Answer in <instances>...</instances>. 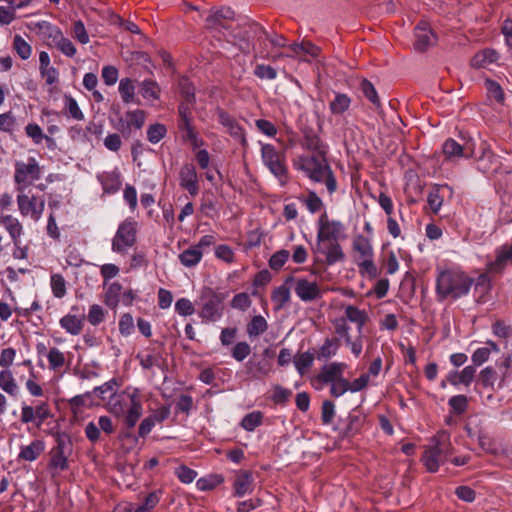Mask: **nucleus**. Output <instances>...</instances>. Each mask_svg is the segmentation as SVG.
<instances>
[{"instance_id":"nucleus-1","label":"nucleus","mask_w":512,"mask_h":512,"mask_svg":"<svg viewBox=\"0 0 512 512\" xmlns=\"http://www.w3.org/2000/svg\"><path fill=\"white\" fill-rule=\"evenodd\" d=\"M301 133L300 146L314 154L298 156L294 161V168L303 171L314 182H324L328 192L333 194L337 190V181L326 158L327 145L319 133L310 126L303 127Z\"/></svg>"},{"instance_id":"nucleus-2","label":"nucleus","mask_w":512,"mask_h":512,"mask_svg":"<svg viewBox=\"0 0 512 512\" xmlns=\"http://www.w3.org/2000/svg\"><path fill=\"white\" fill-rule=\"evenodd\" d=\"M474 283L473 278L458 270L441 271L436 278V295L439 301L456 300L467 295Z\"/></svg>"},{"instance_id":"nucleus-3","label":"nucleus","mask_w":512,"mask_h":512,"mask_svg":"<svg viewBox=\"0 0 512 512\" xmlns=\"http://www.w3.org/2000/svg\"><path fill=\"white\" fill-rule=\"evenodd\" d=\"M226 295L218 293L210 287H204L199 296L198 315L202 322H217L224 314Z\"/></svg>"},{"instance_id":"nucleus-4","label":"nucleus","mask_w":512,"mask_h":512,"mask_svg":"<svg viewBox=\"0 0 512 512\" xmlns=\"http://www.w3.org/2000/svg\"><path fill=\"white\" fill-rule=\"evenodd\" d=\"M262 35H266L265 29L260 24L248 20L238 24L230 32L233 44L243 53H249L252 40L255 38L261 39Z\"/></svg>"},{"instance_id":"nucleus-5","label":"nucleus","mask_w":512,"mask_h":512,"mask_svg":"<svg viewBox=\"0 0 512 512\" xmlns=\"http://www.w3.org/2000/svg\"><path fill=\"white\" fill-rule=\"evenodd\" d=\"M56 446L50 452L49 468L64 471L68 469V457L73 450V443L71 437L66 432H55Z\"/></svg>"},{"instance_id":"nucleus-6","label":"nucleus","mask_w":512,"mask_h":512,"mask_svg":"<svg viewBox=\"0 0 512 512\" xmlns=\"http://www.w3.org/2000/svg\"><path fill=\"white\" fill-rule=\"evenodd\" d=\"M137 222L133 218L122 221L112 239V251L121 255L126 254L137 242Z\"/></svg>"},{"instance_id":"nucleus-7","label":"nucleus","mask_w":512,"mask_h":512,"mask_svg":"<svg viewBox=\"0 0 512 512\" xmlns=\"http://www.w3.org/2000/svg\"><path fill=\"white\" fill-rule=\"evenodd\" d=\"M450 443L447 439L433 437L431 444L426 447L421 461L430 473L438 471L439 466L443 463L449 454Z\"/></svg>"},{"instance_id":"nucleus-8","label":"nucleus","mask_w":512,"mask_h":512,"mask_svg":"<svg viewBox=\"0 0 512 512\" xmlns=\"http://www.w3.org/2000/svg\"><path fill=\"white\" fill-rule=\"evenodd\" d=\"M261 157L269 171L284 184L288 178L285 152L278 151L272 144H263Z\"/></svg>"},{"instance_id":"nucleus-9","label":"nucleus","mask_w":512,"mask_h":512,"mask_svg":"<svg viewBox=\"0 0 512 512\" xmlns=\"http://www.w3.org/2000/svg\"><path fill=\"white\" fill-rule=\"evenodd\" d=\"M40 177L41 168L34 157H29L27 163L16 161L14 182L20 186L19 189H23L28 185H31L34 181L40 179Z\"/></svg>"},{"instance_id":"nucleus-10","label":"nucleus","mask_w":512,"mask_h":512,"mask_svg":"<svg viewBox=\"0 0 512 512\" xmlns=\"http://www.w3.org/2000/svg\"><path fill=\"white\" fill-rule=\"evenodd\" d=\"M344 225L337 220H328L326 213L319 218V230L317 233L316 249H320V243L324 241H337L344 237Z\"/></svg>"},{"instance_id":"nucleus-11","label":"nucleus","mask_w":512,"mask_h":512,"mask_svg":"<svg viewBox=\"0 0 512 512\" xmlns=\"http://www.w3.org/2000/svg\"><path fill=\"white\" fill-rule=\"evenodd\" d=\"M216 114L218 118V122L223 125L229 135L236 141H239L240 144L245 148L248 146V142L245 135L244 128L237 122V120L230 115L224 109L217 107Z\"/></svg>"},{"instance_id":"nucleus-12","label":"nucleus","mask_w":512,"mask_h":512,"mask_svg":"<svg viewBox=\"0 0 512 512\" xmlns=\"http://www.w3.org/2000/svg\"><path fill=\"white\" fill-rule=\"evenodd\" d=\"M414 49L425 52L437 43L438 37L426 21H420L414 28Z\"/></svg>"},{"instance_id":"nucleus-13","label":"nucleus","mask_w":512,"mask_h":512,"mask_svg":"<svg viewBox=\"0 0 512 512\" xmlns=\"http://www.w3.org/2000/svg\"><path fill=\"white\" fill-rule=\"evenodd\" d=\"M443 154L446 160L455 161L459 158L474 157V144L467 141L463 145L452 138H448L443 144Z\"/></svg>"},{"instance_id":"nucleus-14","label":"nucleus","mask_w":512,"mask_h":512,"mask_svg":"<svg viewBox=\"0 0 512 512\" xmlns=\"http://www.w3.org/2000/svg\"><path fill=\"white\" fill-rule=\"evenodd\" d=\"M294 292L303 302H313L322 297L321 289L316 281L306 278H294Z\"/></svg>"},{"instance_id":"nucleus-15","label":"nucleus","mask_w":512,"mask_h":512,"mask_svg":"<svg viewBox=\"0 0 512 512\" xmlns=\"http://www.w3.org/2000/svg\"><path fill=\"white\" fill-rule=\"evenodd\" d=\"M179 185L192 197H195L200 190L196 167L192 163H185L179 170Z\"/></svg>"},{"instance_id":"nucleus-16","label":"nucleus","mask_w":512,"mask_h":512,"mask_svg":"<svg viewBox=\"0 0 512 512\" xmlns=\"http://www.w3.org/2000/svg\"><path fill=\"white\" fill-rule=\"evenodd\" d=\"M129 397V406L124 416V424L128 429H133L142 416L143 405L139 396V390L135 389Z\"/></svg>"},{"instance_id":"nucleus-17","label":"nucleus","mask_w":512,"mask_h":512,"mask_svg":"<svg viewBox=\"0 0 512 512\" xmlns=\"http://www.w3.org/2000/svg\"><path fill=\"white\" fill-rule=\"evenodd\" d=\"M508 265H512V253L502 245L495 250V259L486 266L489 273L501 275Z\"/></svg>"},{"instance_id":"nucleus-18","label":"nucleus","mask_w":512,"mask_h":512,"mask_svg":"<svg viewBox=\"0 0 512 512\" xmlns=\"http://www.w3.org/2000/svg\"><path fill=\"white\" fill-rule=\"evenodd\" d=\"M37 29V33L39 37L42 39L43 43L49 47H54L55 42L60 38L63 34L61 29L48 22V21H40L35 24Z\"/></svg>"},{"instance_id":"nucleus-19","label":"nucleus","mask_w":512,"mask_h":512,"mask_svg":"<svg viewBox=\"0 0 512 512\" xmlns=\"http://www.w3.org/2000/svg\"><path fill=\"white\" fill-rule=\"evenodd\" d=\"M294 281L293 276H288L284 283L272 291L271 299L275 303L274 310H281L290 301V284Z\"/></svg>"},{"instance_id":"nucleus-20","label":"nucleus","mask_w":512,"mask_h":512,"mask_svg":"<svg viewBox=\"0 0 512 512\" xmlns=\"http://www.w3.org/2000/svg\"><path fill=\"white\" fill-rule=\"evenodd\" d=\"M346 368V364L342 362H333L324 365L317 379L322 383H331L339 379H344L342 374Z\"/></svg>"},{"instance_id":"nucleus-21","label":"nucleus","mask_w":512,"mask_h":512,"mask_svg":"<svg viewBox=\"0 0 512 512\" xmlns=\"http://www.w3.org/2000/svg\"><path fill=\"white\" fill-rule=\"evenodd\" d=\"M365 420H366V416L354 409L352 412L349 413L348 417H347V425L343 431V437L344 438H352L354 437L356 434H358L364 423H365Z\"/></svg>"},{"instance_id":"nucleus-22","label":"nucleus","mask_w":512,"mask_h":512,"mask_svg":"<svg viewBox=\"0 0 512 512\" xmlns=\"http://www.w3.org/2000/svg\"><path fill=\"white\" fill-rule=\"evenodd\" d=\"M85 319L86 316L83 313L79 316L69 313L60 319L59 324L67 333L79 335L83 330Z\"/></svg>"},{"instance_id":"nucleus-23","label":"nucleus","mask_w":512,"mask_h":512,"mask_svg":"<svg viewBox=\"0 0 512 512\" xmlns=\"http://www.w3.org/2000/svg\"><path fill=\"white\" fill-rule=\"evenodd\" d=\"M252 482L253 476L251 471H239L233 483L234 495L236 497L244 496L251 489Z\"/></svg>"},{"instance_id":"nucleus-24","label":"nucleus","mask_w":512,"mask_h":512,"mask_svg":"<svg viewBox=\"0 0 512 512\" xmlns=\"http://www.w3.org/2000/svg\"><path fill=\"white\" fill-rule=\"evenodd\" d=\"M44 449L45 444L42 440H34L27 446H21L18 459L29 462L34 461L42 454Z\"/></svg>"},{"instance_id":"nucleus-25","label":"nucleus","mask_w":512,"mask_h":512,"mask_svg":"<svg viewBox=\"0 0 512 512\" xmlns=\"http://www.w3.org/2000/svg\"><path fill=\"white\" fill-rule=\"evenodd\" d=\"M343 318H346V321L355 323L358 333L362 334L363 327L368 320V314L365 310H360L356 306L348 305L345 308V316Z\"/></svg>"},{"instance_id":"nucleus-26","label":"nucleus","mask_w":512,"mask_h":512,"mask_svg":"<svg viewBox=\"0 0 512 512\" xmlns=\"http://www.w3.org/2000/svg\"><path fill=\"white\" fill-rule=\"evenodd\" d=\"M122 289L123 287L118 281L109 284L105 290L104 304L110 309L115 310L119 305Z\"/></svg>"},{"instance_id":"nucleus-27","label":"nucleus","mask_w":512,"mask_h":512,"mask_svg":"<svg viewBox=\"0 0 512 512\" xmlns=\"http://www.w3.org/2000/svg\"><path fill=\"white\" fill-rule=\"evenodd\" d=\"M498 58L499 55L494 49H484L472 57L470 64L476 69L485 68L488 64L496 62Z\"/></svg>"},{"instance_id":"nucleus-28","label":"nucleus","mask_w":512,"mask_h":512,"mask_svg":"<svg viewBox=\"0 0 512 512\" xmlns=\"http://www.w3.org/2000/svg\"><path fill=\"white\" fill-rule=\"evenodd\" d=\"M271 370V365L266 360L255 361L250 359L246 364V373L250 378L260 379L267 376Z\"/></svg>"},{"instance_id":"nucleus-29","label":"nucleus","mask_w":512,"mask_h":512,"mask_svg":"<svg viewBox=\"0 0 512 512\" xmlns=\"http://www.w3.org/2000/svg\"><path fill=\"white\" fill-rule=\"evenodd\" d=\"M314 251L316 252L317 249L315 248ZM318 252L325 254V262L327 265H334L335 263L341 262L345 259V254L342 250V247L337 241H331L327 250H322L320 248Z\"/></svg>"},{"instance_id":"nucleus-30","label":"nucleus","mask_w":512,"mask_h":512,"mask_svg":"<svg viewBox=\"0 0 512 512\" xmlns=\"http://www.w3.org/2000/svg\"><path fill=\"white\" fill-rule=\"evenodd\" d=\"M177 87L183 100L188 103H196L195 86L187 76H181L178 79Z\"/></svg>"},{"instance_id":"nucleus-31","label":"nucleus","mask_w":512,"mask_h":512,"mask_svg":"<svg viewBox=\"0 0 512 512\" xmlns=\"http://www.w3.org/2000/svg\"><path fill=\"white\" fill-rule=\"evenodd\" d=\"M0 223L9 232L15 245H18L19 237L22 234V225L15 217L11 215H4L0 217Z\"/></svg>"},{"instance_id":"nucleus-32","label":"nucleus","mask_w":512,"mask_h":512,"mask_svg":"<svg viewBox=\"0 0 512 512\" xmlns=\"http://www.w3.org/2000/svg\"><path fill=\"white\" fill-rule=\"evenodd\" d=\"M351 102L347 94L335 92V97L329 104L330 111L333 115H342L349 110Z\"/></svg>"},{"instance_id":"nucleus-33","label":"nucleus","mask_w":512,"mask_h":512,"mask_svg":"<svg viewBox=\"0 0 512 512\" xmlns=\"http://www.w3.org/2000/svg\"><path fill=\"white\" fill-rule=\"evenodd\" d=\"M268 329V323L262 315L253 316L250 322L247 324L246 332L249 338H257L266 332Z\"/></svg>"},{"instance_id":"nucleus-34","label":"nucleus","mask_w":512,"mask_h":512,"mask_svg":"<svg viewBox=\"0 0 512 512\" xmlns=\"http://www.w3.org/2000/svg\"><path fill=\"white\" fill-rule=\"evenodd\" d=\"M202 256L203 251L194 245L180 253L179 260L185 267H193L201 261Z\"/></svg>"},{"instance_id":"nucleus-35","label":"nucleus","mask_w":512,"mask_h":512,"mask_svg":"<svg viewBox=\"0 0 512 512\" xmlns=\"http://www.w3.org/2000/svg\"><path fill=\"white\" fill-rule=\"evenodd\" d=\"M140 93L144 99L158 100L161 89L158 83L152 79H145L140 84Z\"/></svg>"},{"instance_id":"nucleus-36","label":"nucleus","mask_w":512,"mask_h":512,"mask_svg":"<svg viewBox=\"0 0 512 512\" xmlns=\"http://www.w3.org/2000/svg\"><path fill=\"white\" fill-rule=\"evenodd\" d=\"M360 89L376 110H379L382 107L380 98L372 82L368 79H363L360 83Z\"/></svg>"},{"instance_id":"nucleus-37","label":"nucleus","mask_w":512,"mask_h":512,"mask_svg":"<svg viewBox=\"0 0 512 512\" xmlns=\"http://www.w3.org/2000/svg\"><path fill=\"white\" fill-rule=\"evenodd\" d=\"M352 246L363 258H373V248L367 237L357 235L353 240Z\"/></svg>"},{"instance_id":"nucleus-38","label":"nucleus","mask_w":512,"mask_h":512,"mask_svg":"<svg viewBox=\"0 0 512 512\" xmlns=\"http://www.w3.org/2000/svg\"><path fill=\"white\" fill-rule=\"evenodd\" d=\"M36 201H37L36 196L29 197L28 195H25V194L18 195L17 203H18L19 211L21 212V214L23 216H27L30 214L33 218L34 211L36 208Z\"/></svg>"},{"instance_id":"nucleus-39","label":"nucleus","mask_w":512,"mask_h":512,"mask_svg":"<svg viewBox=\"0 0 512 512\" xmlns=\"http://www.w3.org/2000/svg\"><path fill=\"white\" fill-rule=\"evenodd\" d=\"M12 47L22 60H27L32 54L31 45L20 35L13 37Z\"/></svg>"},{"instance_id":"nucleus-40","label":"nucleus","mask_w":512,"mask_h":512,"mask_svg":"<svg viewBox=\"0 0 512 512\" xmlns=\"http://www.w3.org/2000/svg\"><path fill=\"white\" fill-rule=\"evenodd\" d=\"M119 93L122 101L126 104L134 102L135 86L134 81L130 78H122L119 83Z\"/></svg>"},{"instance_id":"nucleus-41","label":"nucleus","mask_w":512,"mask_h":512,"mask_svg":"<svg viewBox=\"0 0 512 512\" xmlns=\"http://www.w3.org/2000/svg\"><path fill=\"white\" fill-rule=\"evenodd\" d=\"M0 388L12 396L17 393V384L12 372L8 369H4L0 372Z\"/></svg>"},{"instance_id":"nucleus-42","label":"nucleus","mask_w":512,"mask_h":512,"mask_svg":"<svg viewBox=\"0 0 512 512\" xmlns=\"http://www.w3.org/2000/svg\"><path fill=\"white\" fill-rule=\"evenodd\" d=\"M292 396V391L288 388H284L281 385H274L272 395L270 396L271 401L275 405L284 406Z\"/></svg>"},{"instance_id":"nucleus-43","label":"nucleus","mask_w":512,"mask_h":512,"mask_svg":"<svg viewBox=\"0 0 512 512\" xmlns=\"http://www.w3.org/2000/svg\"><path fill=\"white\" fill-rule=\"evenodd\" d=\"M314 361V354L310 351H306L304 353L297 354L294 358V364L300 375H303L304 372L312 366Z\"/></svg>"},{"instance_id":"nucleus-44","label":"nucleus","mask_w":512,"mask_h":512,"mask_svg":"<svg viewBox=\"0 0 512 512\" xmlns=\"http://www.w3.org/2000/svg\"><path fill=\"white\" fill-rule=\"evenodd\" d=\"M178 129L183 133L185 132V135H183L185 140H188L194 146H197L198 133L192 125V118L178 121Z\"/></svg>"},{"instance_id":"nucleus-45","label":"nucleus","mask_w":512,"mask_h":512,"mask_svg":"<svg viewBox=\"0 0 512 512\" xmlns=\"http://www.w3.org/2000/svg\"><path fill=\"white\" fill-rule=\"evenodd\" d=\"M263 415L260 411H253L251 413L246 414L241 420V427L246 431H253L256 427L261 425Z\"/></svg>"},{"instance_id":"nucleus-46","label":"nucleus","mask_w":512,"mask_h":512,"mask_svg":"<svg viewBox=\"0 0 512 512\" xmlns=\"http://www.w3.org/2000/svg\"><path fill=\"white\" fill-rule=\"evenodd\" d=\"M220 12L218 10H213L206 18V28L209 30L220 31L221 29H230V26H227L224 21L225 19L220 16Z\"/></svg>"},{"instance_id":"nucleus-47","label":"nucleus","mask_w":512,"mask_h":512,"mask_svg":"<svg viewBox=\"0 0 512 512\" xmlns=\"http://www.w3.org/2000/svg\"><path fill=\"white\" fill-rule=\"evenodd\" d=\"M485 88L487 90L489 97H492L498 103L502 104L504 102L505 94L501 85L497 81L492 79H486Z\"/></svg>"},{"instance_id":"nucleus-48","label":"nucleus","mask_w":512,"mask_h":512,"mask_svg":"<svg viewBox=\"0 0 512 512\" xmlns=\"http://www.w3.org/2000/svg\"><path fill=\"white\" fill-rule=\"evenodd\" d=\"M145 116V112L140 109L128 111L126 113V128L134 126L136 129H141L145 123Z\"/></svg>"},{"instance_id":"nucleus-49","label":"nucleus","mask_w":512,"mask_h":512,"mask_svg":"<svg viewBox=\"0 0 512 512\" xmlns=\"http://www.w3.org/2000/svg\"><path fill=\"white\" fill-rule=\"evenodd\" d=\"M167 134V128L164 124L155 123L148 127L147 138L148 141L156 144L161 141Z\"/></svg>"},{"instance_id":"nucleus-50","label":"nucleus","mask_w":512,"mask_h":512,"mask_svg":"<svg viewBox=\"0 0 512 512\" xmlns=\"http://www.w3.org/2000/svg\"><path fill=\"white\" fill-rule=\"evenodd\" d=\"M339 346L340 342L338 338H327L324 344L320 347L318 358H330L336 354Z\"/></svg>"},{"instance_id":"nucleus-51","label":"nucleus","mask_w":512,"mask_h":512,"mask_svg":"<svg viewBox=\"0 0 512 512\" xmlns=\"http://www.w3.org/2000/svg\"><path fill=\"white\" fill-rule=\"evenodd\" d=\"M51 289L56 298H63L66 294V281L61 274L51 275Z\"/></svg>"},{"instance_id":"nucleus-52","label":"nucleus","mask_w":512,"mask_h":512,"mask_svg":"<svg viewBox=\"0 0 512 512\" xmlns=\"http://www.w3.org/2000/svg\"><path fill=\"white\" fill-rule=\"evenodd\" d=\"M497 379V372L492 366H487L481 370L479 374V381L485 388H494V383Z\"/></svg>"},{"instance_id":"nucleus-53","label":"nucleus","mask_w":512,"mask_h":512,"mask_svg":"<svg viewBox=\"0 0 512 512\" xmlns=\"http://www.w3.org/2000/svg\"><path fill=\"white\" fill-rule=\"evenodd\" d=\"M448 404L455 414L461 415L468 408V398L463 394L455 395L449 399Z\"/></svg>"},{"instance_id":"nucleus-54","label":"nucleus","mask_w":512,"mask_h":512,"mask_svg":"<svg viewBox=\"0 0 512 512\" xmlns=\"http://www.w3.org/2000/svg\"><path fill=\"white\" fill-rule=\"evenodd\" d=\"M65 109L68 114L75 120H83L84 114L78 106L77 101L70 95H64Z\"/></svg>"},{"instance_id":"nucleus-55","label":"nucleus","mask_w":512,"mask_h":512,"mask_svg":"<svg viewBox=\"0 0 512 512\" xmlns=\"http://www.w3.org/2000/svg\"><path fill=\"white\" fill-rule=\"evenodd\" d=\"M162 495H163L162 489L153 490L145 496L143 503L139 504V506L145 508L147 510V512H151L156 507V505L159 503Z\"/></svg>"},{"instance_id":"nucleus-56","label":"nucleus","mask_w":512,"mask_h":512,"mask_svg":"<svg viewBox=\"0 0 512 512\" xmlns=\"http://www.w3.org/2000/svg\"><path fill=\"white\" fill-rule=\"evenodd\" d=\"M54 47L61 51L67 57H74L77 50L70 39L64 37L62 34L60 38L55 42Z\"/></svg>"},{"instance_id":"nucleus-57","label":"nucleus","mask_w":512,"mask_h":512,"mask_svg":"<svg viewBox=\"0 0 512 512\" xmlns=\"http://www.w3.org/2000/svg\"><path fill=\"white\" fill-rule=\"evenodd\" d=\"M299 199L305 203L307 209L311 213L318 212L323 206L321 198L315 191H309L306 198L299 197Z\"/></svg>"},{"instance_id":"nucleus-58","label":"nucleus","mask_w":512,"mask_h":512,"mask_svg":"<svg viewBox=\"0 0 512 512\" xmlns=\"http://www.w3.org/2000/svg\"><path fill=\"white\" fill-rule=\"evenodd\" d=\"M106 312L105 310L98 304H93L90 306L87 320L93 326H97L105 320Z\"/></svg>"},{"instance_id":"nucleus-59","label":"nucleus","mask_w":512,"mask_h":512,"mask_svg":"<svg viewBox=\"0 0 512 512\" xmlns=\"http://www.w3.org/2000/svg\"><path fill=\"white\" fill-rule=\"evenodd\" d=\"M289 256V251L285 249H281L275 252L269 259V267L275 271L281 269L288 260Z\"/></svg>"},{"instance_id":"nucleus-60","label":"nucleus","mask_w":512,"mask_h":512,"mask_svg":"<svg viewBox=\"0 0 512 512\" xmlns=\"http://www.w3.org/2000/svg\"><path fill=\"white\" fill-rule=\"evenodd\" d=\"M50 369L56 370L65 364L64 354L57 348L53 347L47 354Z\"/></svg>"},{"instance_id":"nucleus-61","label":"nucleus","mask_w":512,"mask_h":512,"mask_svg":"<svg viewBox=\"0 0 512 512\" xmlns=\"http://www.w3.org/2000/svg\"><path fill=\"white\" fill-rule=\"evenodd\" d=\"M223 482L222 476L214 475L209 477H203L197 480V487L202 491H208L214 489L220 483Z\"/></svg>"},{"instance_id":"nucleus-62","label":"nucleus","mask_w":512,"mask_h":512,"mask_svg":"<svg viewBox=\"0 0 512 512\" xmlns=\"http://www.w3.org/2000/svg\"><path fill=\"white\" fill-rule=\"evenodd\" d=\"M335 416V405L331 400H324L321 407V421L324 425L332 423Z\"/></svg>"},{"instance_id":"nucleus-63","label":"nucleus","mask_w":512,"mask_h":512,"mask_svg":"<svg viewBox=\"0 0 512 512\" xmlns=\"http://www.w3.org/2000/svg\"><path fill=\"white\" fill-rule=\"evenodd\" d=\"M175 474L178 477V479L184 483L189 484L194 481V479L197 476V472L186 465H180L176 468Z\"/></svg>"},{"instance_id":"nucleus-64","label":"nucleus","mask_w":512,"mask_h":512,"mask_svg":"<svg viewBox=\"0 0 512 512\" xmlns=\"http://www.w3.org/2000/svg\"><path fill=\"white\" fill-rule=\"evenodd\" d=\"M250 353L251 347L247 342L244 341L236 343L232 348V357L239 362L247 358Z\"/></svg>"}]
</instances>
